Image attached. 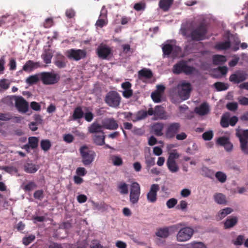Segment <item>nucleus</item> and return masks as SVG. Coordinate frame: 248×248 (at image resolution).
I'll list each match as a JSON object with an SVG mask.
<instances>
[{"instance_id": "21", "label": "nucleus", "mask_w": 248, "mask_h": 248, "mask_svg": "<svg viewBox=\"0 0 248 248\" xmlns=\"http://www.w3.org/2000/svg\"><path fill=\"white\" fill-rule=\"evenodd\" d=\"M103 128V124L102 125L97 123H93L91 126L89 127L88 130L90 133L99 134L104 132L102 128Z\"/></svg>"}, {"instance_id": "2", "label": "nucleus", "mask_w": 248, "mask_h": 248, "mask_svg": "<svg viewBox=\"0 0 248 248\" xmlns=\"http://www.w3.org/2000/svg\"><path fill=\"white\" fill-rule=\"evenodd\" d=\"M183 226L182 223H178L168 227L159 228L156 230L155 235L161 238H166L170 234L174 233L178 231L180 227Z\"/></svg>"}, {"instance_id": "32", "label": "nucleus", "mask_w": 248, "mask_h": 248, "mask_svg": "<svg viewBox=\"0 0 248 248\" xmlns=\"http://www.w3.org/2000/svg\"><path fill=\"white\" fill-rule=\"evenodd\" d=\"M226 61L225 56L220 55H215L213 57V62L215 65L222 64Z\"/></svg>"}, {"instance_id": "5", "label": "nucleus", "mask_w": 248, "mask_h": 248, "mask_svg": "<svg viewBox=\"0 0 248 248\" xmlns=\"http://www.w3.org/2000/svg\"><path fill=\"white\" fill-rule=\"evenodd\" d=\"M80 153L82 157V162L85 166L91 164L94 160L96 156L95 153L89 150L86 146L80 148Z\"/></svg>"}, {"instance_id": "58", "label": "nucleus", "mask_w": 248, "mask_h": 248, "mask_svg": "<svg viewBox=\"0 0 248 248\" xmlns=\"http://www.w3.org/2000/svg\"><path fill=\"white\" fill-rule=\"evenodd\" d=\"M12 118L11 115L9 113H0V120L6 121L11 120Z\"/></svg>"}, {"instance_id": "42", "label": "nucleus", "mask_w": 248, "mask_h": 248, "mask_svg": "<svg viewBox=\"0 0 248 248\" xmlns=\"http://www.w3.org/2000/svg\"><path fill=\"white\" fill-rule=\"evenodd\" d=\"M113 165L120 166L123 163L122 158L119 155H113L110 157Z\"/></svg>"}, {"instance_id": "20", "label": "nucleus", "mask_w": 248, "mask_h": 248, "mask_svg": "<svg viewBox=\"0 0 248 248\" xmlns=\"http://www.w3.org/2000/svg\"><path fill=\"white\" fill-rule=\"evenodd\" d=\"M105 136L104 132H102L99 134H96L93 137V139L94 143L99 146H101L105 144Z\"/></svg>"}, {"instance_id": "39", "label": "nucleus", "mask_w": 248, "mask_h": 248, "mask_svg": "<svg viewBox=\"0 0 248 248\" xmlns=\"http://www.w3.org/2000/svg\"><path fill=\"white\" fill-rule=\"evenodd\" d=\"M84 115L83 111L80 107L76 108L73 112V119L74 120L80 119L83 117Z\"/></svg>"}, {"instance_id": "4", "label": "nucleus", "mask_w": 248, "mask_h": 248, "mask_svg": "<svg viewBox=\"0 0 248 248\" xmlns=\"http://www.w3.org/2000/svg\"><path fill=\"white\" fill-rule=\"evenodd\" d=\"M105 103L109 107L113 108L119 107L121 102V97L116 91L108 92L105 98Z\"/></svg>"}, {"instance_id": "38", "label": "nucleus", "mask_w": 248, "mask_h": 248, "mask_svg": "<svg viewBox=\"0 0 248 248\" xmlns=\"http://www.w3.org/2000/svg\"><path fill=\"white\" fill-rule=\"evenodd\" d=\"M134 122H136L145 119L147 116L146 111L141 110L138 111L134 115Z\"/></svg>"}, {"instance_id": "41", "label": "nucleus", "mask_w": 248, "mask_h": 248, "mask_svg": "<svg viewBox=\"0 0 248 248\" xmlns=\"http://www.w3.org/2000/svg\"><path fill=\"white\" fill-rule=\"evenodd\" d=\"M38 139L35 137H31L28 139V144L32 149L36 148L38 146Z\"/></svg>"}, {"instance_id": "62", "label": "nucleus", "mask_w": 248, "mask_h": 248, "mask_svg": "<svg viewBox=\"0 0 248 248\" xmlns=\"http://www.w3.org/2000/svg\"><path fill=\"white\" fill-rule=\"evenodd\" d=\"M191 248H206V247L202 242H194L191 244Z\"/></svg>"}, {"instance_id": "60", "label": "nucleus", "mask_w": 248, "mask_h": 248, "mask_svg": "<svg viewBox=\"0 0 248 248\" xmlns=\"http://www.w3.org/2000/svg\"><path fill=\"white\" fill-rule=\"evenodd\" d=\"M107 23L108 20L99 17V19L97 20L96 22L95 25L97 27L102 28L103 26L107 25Z\"/></svg>"}, {"instance_id": "17", "label": "nucleus", "mask_w": 248, "mask_h": 248, "mask_svg": "<svg viewBox=\"0 0 248 248\" xmlns=\"http://www.w3.org/2000/svg\"><path fill=\"white\" fill-rule=\"evenodd\" d=\"M102 124L103 128L108 130H116L118 127V122L113 118H108L102 121Z\"/></svg>"}, {"instance_id": "57", "label": "nucleus", "mask_w": 248, "mask_h": 248, "mask_svg": "<svg viewBox=\"0 0 248 248\" xmlns=\"http://www.w3.org/2000/svg\"><path fill=\"white\" fill-rule=\"evenodd\" d=\"M202 138L205 140H210L213 137V133L212 131L204 132L202 135Z\"/></svg>"}, {"instance_id": "6", "label": "nucleus", "mask_w": 248, "mask_h": 248, "mask_svg": "<svg viewBox=\"0 0 248 248\" xmlns=\"http://www.w3.org/2000/svg\"><path fill=\"white\" fill-rule=\"evenodd\" d=\"M40 79L45 85H52L57 83L60 80L59 76L51 72H43L38 74Z\"/></svg>"}, {"instance_id": "27", "label": "nucleus", "mask_w": 248, "mask_h": 248, "mask_svg": "<svg viewBox=\"0 0 248 248\" xmlns=\"http://www.w3.org/2000/svg\"><path fill=\"white\" fill-rule=\"evenodd\" d=\"M164 124L162 123H156L153 124L152 130L154 134L157 136H161L163 135L162 130Z\"/></svg>"}, {"instance_id": "52", "label": "nucleus", "mask_w": 248, "mask_h": 248, "mask_svg": "<svg viewBox=\"0 0 248 248\" xmlns=\"http://www.w3.org/2000/svg\"><path fill=\"white\" fill-rule=\"evenodd\" d=\"M145 163L147 167L150 168L155 164V158L148 156L145 158Z\"/></svg>"}, {"instance_id": "35", "label": "nucleus", "mask_w": 248, "mask_h": 248, "mask_svg": "<svg viewBox=\"0 0 248 248\" xmlns=\"http://www.w3.org/2000/svg\"><path fill=\"white\" fill-rule=\"evenodd\" d=\"M147 115H153L155 114V115H161L162 114L163 111L162 108L161 106H157L155 107V110L153 108H150L148 111H146Z\"/></svg>"}, {"instance_id": "11", "label": "nucleus", "mask_w": 248, "mask_h": 248, "mask_svg": "<svg viewBox=\"0 0 248 248\" xmlns=\"http://www.w3.org/2000/svg\"><path fill=\"white\" fill-rule=\"evenodd\" d=\"M140 194V185L137 182H133L130 186V201L132 204L137 203Z\"/></svg>"}, {"instance_id": "47", "label": "nucleus", "mask_w": 248, "mask_h": 248, "mask_svg": "<svg viewBox=\"0 0 248 248\" xmlns=\"http://www.w3.org/2000/svg\"><path fill=\"white\" fill-rule=\"evenodd\" d=\"M179 156V154L176 152V150H173L172 152L170 153L167 161H176L175 160L178 159Z\"/></svg>"}, {"instance_id": "61", "label": "nucleus", "mask_w": 248, "mask_h": 248, "mask_svg": "<svg viewBox=\"0 0 248 248\" xmlns=\"http://www.w3.org/2000/svg\"><path fill=\"white\" fill-rule=\"evenodd\" d=\"M107 14H108V11H107V9L105 8V7L104 6H103V7L101 9V12H100L99 18H103L104 19L108 20Z\"/></svg>"}, {"instance_id": "48", "label": "nucleus", "mask_w": 248, "mask_h": 248, "mask_svg": "<svg viewBox=\"0 0 248 248\" xmlns=\"http://www.w3.org/2000/svg\"><path fill=\"white\" fill-rule=\"evenodd\" d=\"M216 178L221 183H224L227 179V176L225 173L221 171H217L215 174Z\"/></svg>"}, {"instance_id": "37", "label": "nucleus", "mask_w": 248, "mask_h": 248, "mask_svg": "<svg viewBox=\"0 0 248 248\" xmlns=\"http://www.w3.org/2000/svg\"><path fill=\"white\" fill-rule=\"evenodd\" d=\"M233 210L230 207H226L222 210H220L217 215V217L219 219H221L225 217L228 215L231 214Z\"/></svg>"}, {"instance_id": "14", "label": "nucleus", "mask_w": 248, "mask_h": 248, "mask_svg": "<svg viewBox=\"0 0 248 248\" xmlns=\"http://www.w3.org/2000/svg\"><path fill=\"white\" fill-rule=\"evenodd\" d=\"M248 77V74L245 71L238 70L230 76L229 80L234 84H238L246 80Z\"/></svg>"}, {"instance_id": "18", "label": "nucleus", "mask_w": 248, "mask_h": 248, "mask_svg": "<svg viewBox=\"0 0 248 248\" xmlns=\"http://www.w3.org/2000/svg\"><path fill=\"white\" fill-rule=\"evenodd\" d=\"M66 58L60 53H57L55 57L54 64L59 68H63L66 67L67 63Z\"/></svg>"}, {"instance_id": "53", "label": "nucleus", "mask_w": 248, "mask_h": 248, "mask_svg": "<svg viewBox=\"0 0 248 248\" xmlns=\"http://www.w3.org/2000/svg\"><path fill=\"white\" fill-rule=\"evenodd\" d=\"M226 108L231 111H234L238 108V105L236 102H230L226 105Z\"/></svg>"}, {"instance_id": "19", "label": "nucleus", "mask_w": 248, "mask_h": 248, "mask_svg": "<svg viewBox=\"0 0 248 248\" xmlns=\"http://www.w3.org/2000/svg\"><path fill=\"white\" fill-rule=\"evenodd\" d=\"M39 67H40L39 62H34L33 61L29 60L23 65L22 69L25 72H31Z\"/></svg>"}, {"instance_id": "25", "label": "nucleus", "mask_w": 248, "mask_h": 248, "mask_svg": "<svg viewBox=\"0 0 248 248\" xmlns=\"http://www.w3.org/2000/svg\"><path fill=\"white\" fill-rule=\"evenodd\" d=\"M173 2V0H160L158 3L159 8L164 12L168 11Z\"/></svg>"}, {"instance_id": "46", "label": "nucleus", "mask_w": 248, "mask_h": 248, "mask_svg": "<svg viewBox=\"0 0 248 248\" xmlns=\"http://www.w3.org/2000/svg\"><path fill=\"white\" fill-rule=\"evenodd\" d=\"M36 187L37 185L34 182L30 181L23 186V189L25 191H31Z\"/></svg>"}, {"instance_id": "24", "label": "nucleus", "mask_w": 248, "mask_h": 248, "mask_svg": "<svg viewBox=\"0 0 248 248\" xmlns=\"http://www.w3.org/2000/svg\"><path fill=\"white\" fill-rule=\"evenodd\" d=\"M53 57V53L50 49H45L41 55V58L44 62L46 64L50 63Z\"/></svg>"}, {"instance_id": "1", "label": "nucleus", "mask_w": 248, "mask_h": 248, "mask_svg": "<svg viewBox=\"0 0 248 248\" xmlns=\"http://www.w3.org/2000/svg\"><path fill=\"white\" fill-rule=\"evenodd\" d=\"M208 32V28L205 23L202 22L192 29L190 33L187 36L194 41H200L205 39Z\"/></svg>"}, {"instance_id": "40", "label": "nucleus", "mask_w": 248, "mask_h": 248, "mask_svg": "<svg viewBox=\"0 0 248 248\" xmlns=\"http://www.w3.org/2000/svg\"><path fill=\"white\" fill-rule=\"evenodd\" d=\"M41 149L46 152L49 150L51 147V143L48 140H42L40 142Z\"/></svg>"}, {"instance_id": "10", "label": "nucleus", "mask_w": 248, "mask_h": 248, "mask_svg": "<svg viewBox=\"0 0 248 248\" xmlns=\"http://www.w3.org/2000/svg\"><path fill=\"white\" fill-rule=\"evenodd\" d=\"M162 49L164 57H169L172 54L173 57H176L178 56L181 51V49L180 47L170 44L164 45L162 47Z\"/></svg>"}, {"instance_id": "51", "label": "nucleus", "mask_w": 248, "mask_h": 248, "mask_svg": "<svg viewBox=\"0 0 248 248\" xmlns=\"http://www.w3.org/2000/svg\"><path fill=\"white\" fill-rule=\"evenodd\" d=\"M44 197V192L42 190H37L33 193V197L35 199L42 200Z\"/></svg>"}, {"instance_id": "31", "label": "nucleus", "mask_w": 248, "mask_h": 248, "mask_svg": "<svg viewBox=\"0 0 248 248\" xmlns=\"http://www.w3.org/2000/svg\"><path fill=\"white\" fill-rule=\"evenodd\" d=\"M237 223V218L236 217H228L224 222V228L229 229L233 227Z\"/></svg>"}, {"instance_id": "63", "label": "nucleus", "mask_w": 248, "mask_h": 248, "mask_svg": "<svg viewBox=\"0 0 248 248\" xmlns=\"http://www.w3.org/2000/svg\"><path fill=\"white\" fill-rule=\"evenodd\" d=\"M239 103L244 106L248 105V98L244 96L240 97L238 98Z\"/></svg>"}, {"instance_id": "30", "label": "nucleus", "mask_w": 248, "mask_h": 248, "mask_svg": "<svg viewBox=\"0 0 248 248\" xmlns=\"http://www.w3.org/2000/svg\"><path fill=\"white\" fill-rule=\"evenodd\" d=\"M215 201L219 204H226L227 200L225 196L222 193H216L214 196Z\"/></svg>"}, {"instance_id": "9", "label": "nucleus", "mask_w": 248, "mask_h": 248, "mask_svg": "<svg viewBox=\"0 0 248 248\" xmlns=\"http://www.w3.org/2000/svg\"><path fill=\"white\" fill-rule=\"evenodd\" d=\"M236 136L239 139L241 144V149L243 153L248 154V130H242L237 129L236 131Z\"/></svg>"}, {"instance_id": "22", "label": "nucleus", "mask_w": 248, "mask_h": 248, "mask_svg": "<svg viewBox=\"0 0 248 248\" xmlns=\"http://www.w3.org/2000/svg\"><path fill=\"white\" fill-rule=\"evenodd\" d=\"M39 168L38 165L31 163H26L24 165V170L28 173H34Z\"/></svg>"}, {"instance_id": "28", "label": "nucleus", "mask_w": 248, "mask_h": 248, "mask_svg": "<svg viewBox=\"0 0 248 248\" xmlns=\"http://www.w3.org/2000/svg\"><path fill=\"white\" fill-rule=\"evenodd\" d=\"M231 47V42L228 40L225 42H220L217 43L215 48L218 50H225Z\"/></svg>"}, {"instance_id": "13", "label": "nucleus", "mask_w": 248, "mask_h": 248, "mask_svg": "<svg viewBox=\"0 0 248 248\" xmlns=\"http://www.w3.org/2000/svg\"><path fill=\"white\" fill-rule=\"evenodd\" d=\"M15 106L19 112L26 113L29 109L28 102L21 96H15Z\"/></svg>"}, {"instance_id": "26", "label": "nucleus", "mask_w": 248, "mask_h": 248, "mask_svg": "<svg viewBox=\"0 0 248 248\" xmlns=\"http://www.w3.org/2000/svg\"><path fill=\"white\" fill-rule=\"evenodd\" d=\"M186 62L184 61H180V62L175 64L173 67V72L176 74H179L183 73L184 68L186 64Z\"/></svg>"}, {"instance_id": "59", "label": "nucleus", "mask_w": 248, "mask_h": 248, "mask_svg": "<svg viewBox=\"0 0 248 248\" xmlns=\"http://www.w3.org/2000/svg\"><path fill=\"white\" fill-rule=\"evenodd\" d=\"M177 201L176 199L174 198H171L169 199L166 203V205L168 208H171L174 207V206L177 204Z\"/></svg>"}, {"instance_id": "16", "label": "nucleus", "mask_w": 248, "mask_h": 248, "mask_svg": "<svg viewBox=\"0 0 248 248\" xmlns=\"http://www.w3.org/2000/svg\"><path fill=\"white\" fill-rule=\"evenodd\" d=\"M159 190L157 184H153L149 192L147 194V199L149 202L155 203L157 200V192Z\"/></svg>"}, {"instance_id": "36", "label": "nucleus", "mask_w": 248, "mask_h": 248, "mask_svg": "<svg viewBox=\"0 0 248 248\" xmlns=\"http://www.w3.org/2000/svg\"><path fill=\"white\" fill-rule=\"evenodd\" d=\"M166 164L169 170L172 173L176 172L179 170L176 161H167Z\"/></svg>"}, {"instance_id": "49", "label": "nucleus", "mask_w": 248, "mask_h": 248, "mask_svg": "<svg viewBox=\"0 0 248 248\" xmlns=\"http://www.w3.org/2000/svg\"><path fill=\"white\" fill-rule=\"evenodd\" d=\"M151 97L155 103L161 102V94L158 92H154L151 94Z\"/></svg>"}, {"instance_id": "54", "label": "nucleus", "mask_w": 248, "mask_h": 248, "mask_svg": "<svg viewBox=\"0 0 248 248\" xmlns=\"http://www.w3.org/2000/svg\"><path fill=\"white\" fill-rule=\"evenodd\" d=\"M124 115V118L127 121H132L134 122V115L131 112H124L122 113Z\"/></svg>"}, {"instance_id": "12", "label": "nucleus", "mask_w": 248, "mask_h": 248, "mask_svg": "<svg viewBox=\"0 0 248 248\" xmlns=\"http://www.w3.org/2000/svg\"><path fill=\"white\" fill-rule=\"evenodd\" d=\"M181 128V125L179 123L174 122L169 124L166 131V137L169 139L173 138L180 131Z\"/></svg>"}, {"instance_id": "44", "label": "nucleus", "mask_w": 248, "mask_h": 248, "mask_svg": "<svg viewBox=\"0 0 248 248\" xmlns=\"http://www.w3.org/2000/svg\"><path fill=\"white\" fill-rule=\"evenodd\" d=\"M35 239L34 235L31 234L28 236H25L22 239V243L25 246H28L33 242Z\"/></svg>"}, {"instance_id": "8", "label": "nucleus", "mask_w": 248, "mask_h": 248, "mask_svg": "<svg viewBox=\"0 0 248 248\" xmlns=\"http://www.w3.org/2000/svg\"><path fill=\"white\" fill-rule=\"evenodd\" d=\"M67 57L70 60L78 61L86 57L87 52L84 49H70L65 52Z\"/></svg>"}, {"instance_id": "33", "label": "nucleus", "mask_w": 248, "mask_h": 248, "mask_svg": "<svg viewBox=\"0 0 248 248\" xmlns=\"http://www.w3.org/2000/svg\"><path fill=\"white\" fill-rule=\"evenodd\" d=\"M14 19V18L12 16L8 14L1 16L0 17V27H2L6 24L11 22Z\"/></svg>"}, {"instance_id": "55", "label": "nucleus", "mask_w": 248, "mask_h": 248, "mask_svg": "<svg viewBox=\"0 0 248 248\" xmlns=\"http://www.w3.org/2000/svg\"><path fill=\"white\" fill-rule=\"evenodd\" d=\"M195 70V68L193 66H189L186 63L184 68V73L186 75H189L193 73Z\"/></svg>"}, {"instance_id": "29", "label": "nucleus", "mask_w": 248, "mask_h": 248, "mask_svg": "<svg viewBox=\"0 0 248 248\" xmlns=\"http://www.w3.org/2000/svg\"><path fill=\"white\" fill-rule=\"evenodd\" d=\"M138 75L140 78H145L149 79L153 77V73L151 70L143 68L139 71Z\"/></svg>"}, {"instance_id": "23", "label": "nucleus", "mask_w": 248, "mask_h": 248, "mask_svg": "<svg viewBox=\"0 0 248 248\" xmlns=\"http://www.w3.org/2000/svg\"><path fill=\"white\" fill-rule=\"evenodd\" d=\"M195 111L200 115H206L209 111V106L206 103H202L199 107L195 108Z\"/></svg>"}, {"instance_id": "64", "label": "nucleus", "mask_w": 248, "mask_h": 248, "mask_svg": "<svg viewBox=\"0 0 248 248\" xmlns=\"http://www.w3.org/2000/svg\"><path fill=\"white\" fill-rule=\"evenodd\" d=\"M91 248H102V246L96 240H93L92 241L90 246Z\"/></svg>"}, {"instance_id": "3", "label": "nucleus", "mask_w": 248, "mask_h": 248, "mask_svg": "<svg viewBox=\"0 0 248 248\" xmlns=\"http://www.w3.org/2000/svg\"><path fill=\"white\" fill-rule=\"evenodd\" d=\"M178 94L183 100L188 99L192 91L191 84L186 81H181L177 86Z\"/></svg>"}, {"instance_id": "15", "label": "nucleus", "mask_w": 248, "mask_h": 248, "mask_svg": "<svg viewBox=\"0 0 248 248\" xmlns=\"http://www.w3.org/2000/svg\"><path fill=\"white\" fill-rule=\"evenodd\" d=\"M96 54L98 57L103 59H108V56L111 54L112 50L106 45H100L96 49Z\"/></svg>"}, {"instance_id": "50", "label": "nucleus", "mask_w": 248, "mask_h": 248, "mask_svg": "<svg viewBox=\"0 0 248 248\" xmlns=\"http://www.w3.org/2000/svg\"><path fill=\"white\" fill-rule=\"evenodd\" d=\"M229 139L226 137H219L217 141L218 144L224 146L227 142L229 141Z\"/></svg>"}, {"instance_id": "56", "label": "nucleus", "mask_w": 248, "mask_h": 248, "mask_svg": "<svg viewBox=\"0 0 248 248\" xmlns=\"http://www.w3.org/2000/svg\"><path fill=\"white\" fill-rule=\"evenodd\" d=\"M244 240V236L239 235L237 236L236 240L233 241V244L236 246H241L243 244Z\"/></svg>"}, {"instance_id": "7", "label": "nucleus", "mask_w": 248, "mask_h": 248, "mask_svg": "<svg viewBox=\"0 0 248 248\" xmlns=\"http://www.w3.org/2000/svg\"><path fill=\"white\" fill-rule=\"evenodd\" d=\"M176 235V240L180 242L187 241L190 239L194 233V230L189 227L179 228Z\"/></svg>"}, {"instance_id": "45", "label": "nucleus", "mask_w": 248, "mask_h": 248, "mask_svg": "<svg viewBox=\"0 0 248 248\" xmlns=\"http://www.w3.org/2000/svg\"><path fill=\"white\" fill-rule=\"evenodd\" d=\"M39 79L40 78L38 75H32L30 76L27 78L26 82L30 85H32L37 83Z\"/></svg>"}, {"instance_id": "43", "label": "nucleus", "mask_w": 248, "mask_h": 248, "mask_svg": "<svg viewBox=\"0 0 248 248\" xmlns=\"http://www.w3.org/2000/svg\"><path fill=\"white\" fill-rule=\"evenodd\" d=\"M214 86L217 91H222L228 89V86L227 84L221 82H216Z\"/></svg>"}, {"instance_id": "34", "label": "nucleus", "mask_w": 248, "mask_h": 248, "mask_svg": "<svg viewBox=\"0 0 248 248\" xmlns=\"http://www.w3.org/2000/svg\"><path fill=\"white\" fill-rule=\"evenodd\" d=\"M117 187L121 194H127L128 193V185L124 182H120Z\"/></svg>"}]
</instances>
